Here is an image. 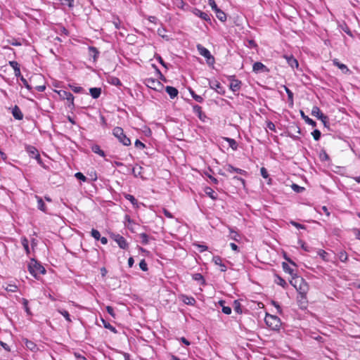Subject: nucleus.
Here are the masks:
<instances>
[{
    "label": "nucleus",
    "mask_w": 360,
    "mask_h": 360,
    "mask_svg": "<svg viewBox=\"0 0 360 360\" xmlns=\"http://www.w3.org/2000/svg\"><path fill=\"white\" fill-rule=\"evenodd\" d=\"M28 271L35 278H38L39 274H45V268L36 259H32L28 264Z\"/></svg>",
    "instance_id": "nucleus-1"
},
{
    "label": "nucleus",
    "mask_w": 360,
    "mask_h": 360,
    "mask_svg": "<svg viewBox=\"0 0 360 360\" xmlns=\"http://www.w3.org/2000/svg\"><path fill=\"white\" fill-rule=\"evenodd\" d=\"M264 321L269 328L274 330H279L281 325V319L277 316L269 314H266Z\"/></svg>",
    "instance_id": "nucleus-2"
},
{
    "label": "nucleus",
    "mask_w": 360,
    "mask_h": 360,
    "mask_svg": "<svg viewBox=\"0 0 360 360\" xmlns=\"http://www.w3.org/2000/svg\"><path fill=\"white\" fill-rule=\"evenodd\" d=\"M112 134L118 139V141L125 146L131 145V140L124 133L122 128L116 127L112 129Z\"/></svg>",
    "instance_id": "nucleus-3"
},
{
    "label": "nucleus",
    "mask_w": 360,
    "mask_h": 360,
    "mask_svg": "<svg viewBox=\"0 0 360 360\" xmlns=\"http://www.w3.org/2000/svg\"><path fill=\"white\" fill-rule=\"evenodd\" d=\"M8 64L13 68L15 76L17 78H20L25 88H27L28 90H31V86L28 84L27 79H25L21 75L19 63L17 61L11 60L8 62Z\"/></svg>",
    "instance_id": "nucleus-4"
},
{
    "label": "nucleus",
    "mask_w": 360,
    "mask_h": 360,
    "mask_svg": "<svg viewBox=\"0 0 360 360\" xmlns=\"http://www.w3.org/2000/svg\"><path fill=\"white\" fill-rule=\"evenodd\" d=\"M290 283L293 285L295 288L297 289L298 294H307L309 287L307 283L303 278L297 277V278L295 281V283H292V281H290Z\"/></svg>",
    "instance_id": "nucleus-5"
},
{
    "label": "nucleus",
    "mask_w": 360,
    "mask_h": 360,
    "mask_svg": "<svg viewBox=\"0 0 360 360\" xmlns=\"http://www.w3.org/2000/svg\"><path fill=\"white\" fill-rule=\"evenodd\" d=\"M196 48L199 53L205 58L207 64L208 65H213L215 63V59L210 51L200 44H197Z\"/></svg>",
    "instance_id": "nucleus-6"
},
{
    "label": "nucleus",
    "mask_w": 360,
    "mask_h": 360,
    "mask_svg": "<svg viewBox=\"0 0 360 360\" xmlns=\"http://www.w3.org/2000/svg\"><path fill=\"white\" fill-rule=\"evenodd\" d=\"M311 115L320 120L325 127L328 125V117L321 111L318 106H314L311 110Z\"/></svg>",
    "instance_id": "nucleus-7"
},
{
    "label": "nucleus",
    "mask_w": 360,
    "mask_h": 360,
    "mask_svg": "<svg viewBox=\"0 0 360 360\" xmlns=\"http://www.w3.org/2000/svg\"><path fill=\"white\" fill-rule=\"evenodd\" d=\"M60 98L63 100H67L69 102L68 107L71 109L75 108L74 96L69 91L65 90H60L58 91Z\"/></svg>",
    "instance_id": "nucleus-8"
},
{
    "label": "nucleus",
    "mask_w": 360,
    "mask_h": 360,
    "mask_svg": "<svg viewBox=\"0 0 360 360\" xmlns=\"http://www.w3.org/2000/svg\"><path fill=\"white\" fill-rule=\"evenodd\" d=\"M144 83L148 88L155 91H160L163 87V85L160 81L153 78L146 79Z\"/></svg>",
    "instance_id": "nucleus-9"
},
{
    "label": "nucleus",
    "mask_w": 360,
    "mask_h": 360,
    "mask_svg": "<svg viewBox=\"0 0 360 360\" xmlns=\"http://www.w3.org/2000/svg\"><path fill=\"white\" fill-rule=\"evenodd\" d=\"M111 237L121 249L126 250L128 248L129 244L122 236L120 234H112Z\"/></svg>",
    "instance_id": "nucleus-10"
},
{
    "label": "nucleus",
    "mask_w": 360,
    "mask_h": 360,
    "mask_svg": "<svg viewBox=\"0 0 360 360\" xmlns=\"http://www.w3.org/2000/svg\"><path fill=\"white\" fill-rule=\"evenodd\" d=\"M209 86L219 94L224 95L225 94L224 87L217 80H209Z\"/></svg>",
    "instance_id": "nucleus-11"
},
{
    "label": "nucleus",
    "mask_w": 360,
    "mask_h": 360,
    "mask_svg": "<svg viewBox=\"0 0 360 360\" xmlns=\"http://www.w3.org/2000/svg\"><path fill=\"white\" fill-rule=\"evenodd\" d=\"M297 302L301 309H306L308 306V301L306 295L298 294Z\"/></svg>",
    "instance_id": "nucleus-12"
},
{
    "label": "nucleus",
    "mask_w": 360,
    "mask_h": 360,
    "mask_svg": "<svg viewBox=\"0 0 360 360\" xmlns=\"http://www.w3.org/2000/svg\"><path fill=\"white\" fill-rule=\"evenodd\" d=\"M225 168H226V170L230 173L236 172L237 174L244 175V176L248 175V172L245 170L235 167L232 165H230V164L226 165Z\"/></svg>",
    "instance_id": "nucleus-13"
},
{
    "label": "nucleus",
    "mask_w": 360,
    "mask_h": 360,
    "mask_svg": "<svg viewBox=\"0 0 360 360\" xmlns=\"http://www.w3.org/2000/svg\"><path fill=\"white\" fill-rule=\"evenodd\" d=\"M25 148L31 158H35V157L39 154L38 150L33 146L25 145Z\"/></svg>",
    "instance_id": "nucleus-14"
},
{
    "label": "nucleus",
    "mask_w": 360,
    "mask_h": 360,
    "mask_svg": "<svg viewBox=\"0 0 360 360\" xmlns=\"http://www.w3.org/2000/svg\"><path fill=\"white\" fill-rule=\"evenodd\" d=\"M255 72H268L269 69L261 62H255L252 65Z\"/></svg>",
    "instance_id": "nucleus-15"
},
{
    "label": "nucleus",
    "mask_w": 360,
    "mask_h": 360,
    "mask_svg": "<svg viewBox=\"0 0 360 360\" xmlns=\"http://www.w3.org/2000/svg\"><path fill=\"white\" fill-rule=\"evenodd\" d=\"M180 299L184 304H186L187 305L194 306L196 303V300L192 296L181 295L180 296Z\"/></svg>",
    "instance_id": "nucleus-16"
},
{
    "label": "nucleus",
    "mask_w": 360,
    "mask_h": 360,
    "mask_svg": "<svg viewBox=\"0 0 360 360\" xmlns=\"http://www.w3.org/2000/svg\"><path fill=\"white\" fill-rule=\"evenodd\" d=\"M212 262L220 266V271L222 272H225L227 269L226 266L222 262V259L221 257L216 255L212 257Z\"/></svg>",
    "instance_id": "nucleus-17"
},
{
    "label": "nucleus",
    "mask_w": 360,
    "mask_h": 360,
    "mask_svg": "<svg viewBox=\"0 0 360 360\" xmlns=\"http://www.w3.org/2000/svg\"><path fill=\"white\" fill-rule=\"evenodd\" d=\"M284 58H285L288 64L292 68H298V66H299L298 61L297 60V59L293 56H292V55H290V56L285 55Z\"/></svg>",
    "instance_id": "nucleus-18"
},
{
    "label": "nucleus",
    "mask_w": 360,
    "mask_h": 360,
    "mask_svg": "<svg viewBox=\"0 0 360 360\" xmlns=\"http://www.w3.org/2000/svg\"><path fill=\"white\" fill-rule=\"evenodd\" d=\"M232 78L231 84H230V89L233 91H237L240 89L241 86V82L238 79H234L235 76H231Z\"/></svg>",
    "instance_id": "nucleus-19"
},
{
    "label": "nucleus",
    "mask_w": 360,
    "mask_h": 360,
    "mask_svg": "<svg viewBox=\"0 0 360 360\" xmlns=\"http://www.w3.org/2000/svg\"><path fill=\"white\" fill-rule=\"evenodd\" d=\"M194 14L197 16H198L199 18H200L201 19L207 21V22H211V18H210V16L209 14H207V13H205L199 9H197L195 8V11H194Z\"/></svg>",
    "instance_id": "nucleus-20"
},
{
    "label": "nucleus",
    "mask_w": 360,
    "mask_h": 360,
    "mask_svg": "<svg viewBox=\"0 0 360 360\" xmlns=\"http://www.w3.org/2000/svg\"><path fill=\"white\" fill-rule=\"evenodd\" d=\"M12 115L15 120H21L23 118V114L18 105H15L12 109Z\"/></svg>",
    "instance_id": "nucleus-21"
},
{
    "label": "nucleus",
    "mask_w": 360,
    "mask_h": 360,
    "mask_svg": "<svg viewBox=\"0 0 360 360\" xmlns=\"http://www.w3.org/2000/svg\"><path fill=\"white\" fill-rule=\"evenodd\" d=\"M88 50H89V56L90 58H93L94 62L96 61V60L99 56L98 50L94 46H89Z\"/></svg>",
    "instance_id": "nucleus-22"
},
{
    "label": "nucleus",
    "mask_w": 360,
    "mask_h": 360,
    "mask_svg": "<svg viewBox=\"0 0 360 360\" xmlns=\"http://www.w3.org/2000/svg\"><path fill=\"white\" fill-rule=\"evenodd\" d=\"M165 91L169 94L172 99L177 96L179 93L177 89L171 86H167L165 88Z\"/></svg>",
    "instance_id": "nucleus-23"
},
{
    "label": "nucleus",
    "mask_w": 360,
    "mask_h": 360,
    "mask_svg": "<svg viewBox=\"0 0 360 360\" xmlns=\"http://www.w3.org/2000/svg\"><path fill=\"white\" fill-rule=\"evenodd\" d=\"M89 93L93 98L96 99L100 97L101 94V88L92 87L89 89Z\"/></svg>",
    "instance_id": "nucleus-24"
},
{
    "label": "nucleus",
    "mask_w": 360,
    "mask_h": 360,
    "mask_svg": "<svg viewBox=\"0 0 360 360\" xmlns=\"http://www.w3.org/2000/svg\"><path fill=\"white\" fill-rule=\"evenodd\" d=\"M205 193H206V195L207 196H209L211 199L215 200L217 199H218V195L217 193H215V191L211 188L210 187H205Z\"/></svg>",
    "instance_id": "nucleus-25"
},
{
    "label": "nucleus",
    "mask_w": 360,
    "mask_h": 360,
    "mask_svg": "<svg viewBox=\"0 0 360 360\" xmlns=\"http://www.w3.org/2000/svg\"><path fill=\"white\" fill-rule=\"evenodd\" d=\"M282 267H283V271L285 273H288L290 275H291L293 279L295 278V277L296 278L297 277V276H296V274H294V269L290 268V266L288 265V263L283 262L282 263Z\"/></svg>",
    "instance_id": "nucleus-26"
},
{
    "label": "nucleus",
    "mask_w": 360,
    "mask_h": 360,
    "mask_svg": "<svg viewBox=\"0 0 360 360\" xmlns=\"http://www.w3.org/2000/svg\"><path fill=\"white\" fill-rule=\"evenodd\" d=\"M35 198L37 201V208L44 212H46V206L43 199L38 195H35Z\"/></svg>",
    "instance_id": "nucleus-27"
},
{
    "label": "nucleus",
    "mask_w": 360,
    "mask_h": 360,
    "mask_svg": "<svg viewBox=\"0 0 360 360\" xmlns=\"http://www.w3.org/2000/svg\"><path fill=\"white\" fill-rule=\"evenodd\" d=\"M333 63L334 65H335L338 68H340L344 73H347L349 71V70L347 67V65L343 63H340L338 59H334L333 60Z\"/></svg>",
    "instance_id": "nucleus-28"
},
{
    "label": "nucleus",
    "mask_w": 360,
    "mask_h": 360,
    "mask_svg": "<svg viewBox=\"0 0 360 360\" xmlns=\"http://www.w3.org/2000/svg\"><path fill=\"white\" fill-rule=\"evenodd\" d=\"M215 12L217 18L221 22H225L226 20V13L217 8L214 11Z\"/></svg>",
    "instance_id": "nucleus-29"
},
{
    "label": "nucleus",
    "mask_w": 360,
    "mask_h": 360,
    "mask_svg": "<svg viewBox=\"0 0 360 360\" xmlns=\"http://www.w3.org/2000/svg\"><path fill=\"white\" fill-rule=\"evenodd\" d=\"M300 115L302 118L305 121V122L307 123L308 124L314 127L316 126V122L314 121L312 119L309 118L307 115H306L302 110H300Z\"/></svg>",
    "instance_id": "nucleus-30"
},
{
    "label": "nucleus",
    "mask_w": 360,
    "mask_h": 360,
    "mask_svg": "<svg viewBox=\"0 0 360 360\" xmlns=\"http://www.w3.org/2000/svg\"><path fill=\"white\" fill-rule=\"evenodd\" d=\"M224 139L229 143V147L233 150H236L238 149V143L235 139L229 137H224Z\"/></svg>",
    "instance_id": "nucleus-31"
},
{
    "label": "nucleus",
    "mask_w": 360,
    "mask_h": 360,
    "mask_svg": "<svg viewBox=\"0 0 360 360\" xmlns=\"http://www.w3.org/2000/svg\"><path fill=\"white\" fill-rule=\"evenodd\" d=\"M192 278L194 281L199 282L201 285L205 284V278H204L203 276L200 273L193 274L192 275Z\"/></svg>",
    "instance_id": "nucleus-32"
},
{
    "label": "nucleus",
    "mask_w": 360,
    "mask_h": 360,
    "mask_svg": "<svg viewBox=\"0 0 360 360\" xmlns=\"http://www.w3.org/2000/svg\"><path fill=\"white\" fill-rule=\"evenodd\" d=\"M91 150L98 155H99L101 157H105V152L101 149L100 146L98 145L94 144L91 146Z\"/></svg>",
    "instance_id": "nucleus-33"
},
{
    "label": "nucleus",
    "mask_w": 360,
    "mask_h": 360,
    "mask_svg": "<svg viewBox=\"0 0 360 360\" xmlns=\"http://www.w3.org/2000/svg\"><path fill=\"white\" fill-rule=\"evenodd\" d=\"M339 27L341 28L342 31H344L347 34H348L349 37H353V34L349 27V26L347 25L345 22H343L342 23L340 24Z\"/></svg>",
    "instance_id": "nucleus-34"
},
{
    "label": "nucleus",
    "mask_w": 360,
    "mask_h": 360,
    "mask_svg": "<svg viewBox=\"0 0 360 360\" xmlns=\"http://www.w3.org/2000/svg\"><path fill=\"white\" fill-rule=\"evenodd\" d=\"M285 91L288 95V100L289 102L290 106L293 105V93L291 90H290L287 86H284Z\"/></svg>",
    "instance_id": "nucleus-35"
},
{
    "label": "nucleus",
    "mask_w": 360,
    "mask_h": 360,
    "mask_svg": "<svg viewBox=\"0 0 360 360\" xmlns=\"http://www.w3.org/2000/svg\"><path fill=\"white\" fill-rule=\"evenodd\" d=\"M193 110L195 114L198 115V117H199L200 120H202L203 112L202 110V108L200 105H193Z\"/></svg>",
    "instance_id": "nucleus-36"
},
{
    "label": "nucleus",
    "mask_w": 360,
    "mask_h": 360,
    "mask_svg": "<svg viewBox=\"0 0 360 360\" xmlns=\"http://www.w3.org/2000/svg\"><path fill=\"white\" fill-rule=\"evenodd\" d=\"M124 198L131 202V203L135 207H139L137 200L130 194H124Z\"/></svg>",
    "instance_id": "nucleus-37"
},
{
    "label": "nucleus",
    "mask_w": 360,
    "mask_h": 360,
    "mask_svg": "<svg viewBox=\"0 0 360 360\" xmlns=\"http://www.w3.org/2000/svg\"><path fill=\"white\" fill-rule=\"evenodd\" d=\"M25 345L26 347L31 351H34L35 349H37V345L31 340L25 339Z\"/></svg>",
    "instance_id": "nucleus-38"
},
{
    "label": "nucleus",
    "mask_w": 360,
    "mask_h": 360,
    "mask_svg": "<svg viewBox=\"0 0 360 360\" xmlns=\"http://www.w3.org/2000/svg\"><path fill=\"white\" fill-rule=\"evenodd\" d=\"M108 82L112 84L117 86H120L122 85V82L120 79L118 77H111L108 79Z\"/></svg>",
    "instance_id": "nucleus-39"
},
{
    "label": "nucleus",
    "mask_w": 360,
    "mask_h": 360,
    "mask_svg": "<svg viewBox=\"0 0 360 360\" xmlns=\"http://www.w3.org/2000/svg\"><path fill=\"white\" fill-rule=\"evenodd\" d=\"M233 309L236 313H238L239 314L243 313L242 306L238 300H234Z\"/></svg>",
    "instance_id": "nucleus-40"
},
{
    "label": "nucleus",
    "mask_w": 360,
    "mask_h": 360,
    "mask_svg": "<svg viewBox=\"0 0 360 360\" xmlns=\"http://www.w3.org/2000/svg\"><path fill=\"white\" fill-rule=\"evenodd\" d=\"M189 91H190V94L192 96V98L196 101L198 103H202L204 99L202 96H199V95H197L193 90H192L191 89H189Z\"/></svg>",
    "instance_id": "nucleus-41"
},
{
    "label": "nucleus",
    "mask_w": 360,
    "mask_h": 360,
    "mask_svg": "<svg viewBox=\"0 0 360 360\" xmlns=\"http://www.w3.org/2000/svg\"><path fill=\"white\" fill-rule=\"evenodd\" d=\"M101 320H102V322L103 323V326H104L105 328L109 329L110 330H111L114 333H117V330H116V328L114 326L110 325L108 322L105 321L103 319H102Z\"/></svg>",
    "instance_id": "nucleus-42"
},
{
    "label": "nucleus",
    "mask_w": 360,
    "mask_h": 360,
    "mask_svg": "<svg viewBox=\"0 0 360 360\" xmlns=\"http://www.w3.org/2000/svg\"><path fill=\"white\" fill-rule=\"evenodd\" d=\"M319 158L323 162L330 160L329 155L327 154V153L324 150H322L320 152V153H319Z\"/></svg>",
    "instance_id": "nucleus-43"
},
{
    "label": "nucleus",
    "mask_w": 360,
    "mask_h": 360,
    "mask_svg": "<svg viewBox=\"0 0 360 360\" xmlns=\"http://www.w3.org/2000/svg\"><path fill=\"white\" fill-rule=\"evenodd\" d=\"M58 312L65 319L66 321H68V322H72L70 315L68 311L65 309H59Z\"/></svg>",
    "instance_id": "nucleus-44"
},
{
    "label": "nucleus",
    "mask_w": 360,
    "mask_h": 360,
    "mask_svg": "<svg viewBox=\"0 0 360 360\" xmlns=\"http://www.w3.org/2000/svg\"><path fill=\"white\" fill-rule=\"evenodd\" d=\"M338 258L342 262H346L348 259L347 254L345 251H340L338 253Z\"/></svg>",
    "instance_id": "nucleus-45"
},
{
    "label": "nucleus",
    "mask_w": 360,
    "mask_h": 360,
    "mask_svg": "<svg viewBox=\"0 0 360 360\" xmlns=\"http://www.w3.org/2000/svg\"><path fill=\"white\" fill-rule=\"evenodd\" d=\"M21 243H22L23 248H25L26 252L27 254H29L30 253V249H29V241H28V240L26 238H23L21 240Z\"/></svg>",
    "instance_id": "nucleus-46"
},
{
    "label": "nucleus",
    "mask_w": 360,
    "mask_h": 360,
    "mask_svg": "<svg viewBox=\"0 0 360 360\" xmlns=\"http://www.w3.org/2000/svg\"><path fill=\"white\" fill-rule=\"evenodd\" d=\"M291 188L295 192L298 193H302V191H304V187L300 186L299 185H297L296 184H292L291 186Z\"/></svg>",
    "instance_id": "nucleus-47"
},
{
    "label": "nucleus",
    "mask_w": 360,
    "mask_h": 360,
    "mask_svg": "<svg viewBox=\"0 0 360 360\" xmlns=\"http://www.w3.org/2000/svg\"><path fill=\"white\" fill-rule=\"evenodd\" d=\"M276 278H277V280L276 281V283L278 285H279L283 288H285L287 285L286 281L283 278H281V276L277 275Z\"/></svg>",
    "instance_id": "nucleus-48"
},
{
    "label": "nucleus",
    "mask_w": 360,
    "mask_h": 360,
    "mask_svg": "<svg viewBox=\"0 0 360 360\" xmlns=\"http://www.w3.org/2000/svg\"><path fill=\"white\" fill-rule=\"evenodd\" d=\"M139 237L141 238V243L143 245H147L148 243V236L146 233H140Z\"/></svg>",
    "instance_id": "nucleus-49"
},
{
    "label": "nucleus",
    "mask_w": 360,
    "mask_h": 360,
    "mask_svg": "<svg viewBox=\"0 0 360 360\" xmlns=\"http://www.w3.org/2000/svg\"><path fill=\"white\" fill-rule=\"evenodd\" d=\"M91 235L96 240H98L100 239L101 233L96 229H92L91 231Z\"/></svg>",
    "instance_id": "nucleus-50"
},
{
    "label": "nucleus",
    "mask_w": 360,
    "mask_h": 360,
    "mask_svg": "<svg viewBox=\"0 0 360 360\" xmlns=\"http://www.w3.org/2000/svg\"><path fill=\"white\" fill-rule=\"evenodd\" d=\"M311 135L313 136V138L315 141H319L321 138V133L319 129H314L311 132Z\"/></svg>",
    "instance_id": "nucleus-51"
},
{
    "label": "nucleus",
    "mask_w": 360,
    "mask_h": 360,
    "mask_svg": "<svg viewBox=\"0 0 360 360\" xmlns=\"http://www.w3.org/2000/svg\"><path fill=\"white\" fill-rule=\"evenodd\" d=\"M139 267L143 271H148V264L144 259H141L139 262Z\"/></svg>",
    "instance_id": "nucleus-52"
},
{
    "label": "nucleus",
    "mask_w": 360,
    "mask_h": 360,
    "mask_svg": "<svg viewBox=\"0 0 360 360\" xmlns=\"http://www.w3.org/2000/svg\"><path fill=\"white\" fill-rule=\"evenodd\" d=\"M298 243L300 245L301 248L306 252H310L311 250V248H309L308 245H307V244L305 243V242H304L303 240H298Z\"/></svg>",
    "instance_id": "nucleus-53"
},
{
    "label": "nucleus",
    "mask_w": 360,
    "mask_h": 360,
    "mask_svg": "<svg viewBox=\"0 0 360 360\" xmlns=\"http://www.w3.org/2000/svg\"><path fill=\"white\" fill-rule=\"evenodd\" d=\"M75 176L77 179H79V180H80V181H82L83 182H85L87 180L86 177L82 172H79L75 173Z\"/></svg>",
    "instance_id": "nucleus-54"
},
{
    "label": "nucleus",
    "mask_w": 360,
    "mask_h": 360,
    "mask_svg": "<svg viewBox=\"0 0 360 360\" xmlns=\"http://www.w3.org/2000/svg\"><path fill=\"white\" fill-rule=\"evenodd\" d=\"M69 86L75 93H81L84 90L83 88L81 86H75L72 84H69Z\"/></svg>",
    "instance_id": "nucleus-55"
},
{
    "label": "nucleus",
    "mask_w": 360,
    "mask_h": 360,
    "mask_svg": "<svg viewBox=\"0 0 360 360\" xmlns=\"http://www.w3.org/2000/svg\"><path fill=\"white\" fill-rule=\"evenodd\" d=\"M155 58L158 60V62L166 69H168V64L165 63L162 58L160 55H156Z\"/></svg>",
    "instance_id": "nucleus-56"
},
{
    "label": "nucleus",
    "mask_w": 360,
    "mask_h": 360,
    "mask_svg": "<svg viewBox=\"0 0 360 360\" xmlns=\"http://www.w3.org/2000/svg\"><path fill=\"white\" fill-rule=\"evenodd\" d=\"M271 304H272L273 306H274V307L276 308V309H277V312H278L279 314H282V309H281V307L280 304H279L277 302H276V301H274V300H272V301L271 302Z\"/></svg>",
    "instance_id": "nucleus-57"
},
{
    "label": "nucleus",
    "mask_w": 360,
    "mask_h": 360,
    "mask_svg": "<svg viewBox=\"0 0 360 360\" xmlns=\"http://www.w3.org/2000/svg\"><path fill=\"white\" fill-rule=\"evenodd\" d=\"M134 146L136 148H139V149H143L146 147V145L143 143H142L141 141H139V139L136 140V141L134 143Z\"/></svg>",
    "instance_id": "nucleus-58"
},
{
    "label": "nucleus",
    "mask_w": 360,
    "mask_h": 360,
    "mask_svg": "<svg viewBox=\"0 0 360 360\" xmlns=\"http://www.w3.org/2000/svg\"><path fill=\"white\" fill-rule=\"evenodd\" d=\"M205 174L212 181V182L214 184H218V180L214 177L212 175H211L209 172H205Z\"/></svg>",
    "instance_id": "nucleus-59"
},
{
    "label": "nucleus",
    "mask_w": 360,
    "mask_h": 360,
    "mask_svg": "<svg viewBox=\"0 0 360 360\" xmlns=\"http://www.w3.org/2000/svg\"><path fill=\"white\" fill-rule=\"evenodd\" d=\"M22 304H23L25 310L27 312V314H30L31 312H30V308L28 307V301H27V300L23 299L22 300Z\"/></svg>",
    "instance_id": "nucleus-60"
},
{
    "label": "nucleus",
    "mask_w": 360,
    "mask_h": 360,
    "mask_svg": "<svg viewBox=\"0 0 360 360\" xmlns=\"http://www.w3.org/2000/svg\"><path fill=\"white\" fill-rule=\"evenodd\" d=\"M106 311L111 316H112L113 318L115 317V313L112 307L107 306Z\"/></svg>",
    "instance_id": "nucleus-61"
},
{
    "label": "nucleus",
    "mask_w": 360,
    "mask_h": 360,
    "mask_svg": "<svg viewBox=\"0 0 360 360\" xmlns=\"http://www.w3.org/2000/svg\"><path fill=\"white\" fill-rule=\"evenodd\" d=\"M221 311L224 314L229 315L231 313V308L228 306H222Z\"/></svg>",
    "instance_id": "nucleus-62"
},
{
    "label": "nucleus",
    "mask_w": 360,
    "mask_h": 360,
    "mask_svg": "<svg viewBox=\"0 0 360 360\" xmlns=\"http://www.w3.org/2000/svg\"><path fill=\"white\" fill-rule=\"evenodd\" d=\"M266 127L270 129L271 131H276V127L275 124L271 121H268L266 122Z\"/></svg>",
    "instance_id": "nucleus-63"
},
{
    "label": "nucleus",
    "mask_w": 360,
    "mask_h": 360,
    "mask_svg": "<svg viewBox=\"0 0 360 360\" xmlns=\"http://www.w3.org/2000/svg\"><path fill=\"white\" fill-rule=\"evenodd\" d=\"M317 253L323 260H326V257L328 253L325 250L320 249Z\"/></svg>",
    "instance_id": "nucleus-64"
}]
</instances>
